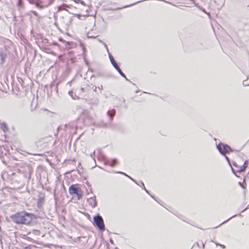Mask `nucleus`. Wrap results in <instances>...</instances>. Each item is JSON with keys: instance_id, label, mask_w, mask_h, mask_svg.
<instances>
[{"instance_id": "16", "label": "nucleus", "mask_w": 249, "mask_h": 249, "mask_svg": "<svg viewBox=\"0 0 249 249\" xmlns=\"http://www.w3.org/2000/svg\"><path fill=\"white\" fill-rule=\"evenodd\" d=\"M74 1L76 3H79L81 1V0H74Z\"/></svg>"}, {"instance_id": "11", "label": "nucleus", "mask_w": 249, "mask_h": 249, "mask_svg": "<svg viewBox=\"0 0 249 249\" xmlns=\"http://www.w3.org/2000/svg\"><path fill=\"white\" fill-rule=\"evenodd\" d=\"M116 160H111L109 163H108V164L111 166H114V165L115 164V163H116Z\"/></svg>"}, {"instance_id": "13", "label": "nucleus", "mask_w": 249, "mask_h": 249, "mask_svg": "<svg viewBox=\"0 0 249 249\" xmlns=\"http://www.w3.org/2000/svg\"><path fill=\"white\" fill-rule=\"evenodd\" d=\"M77 196L78 199H80L82 197V194L81 192V190H80L78 191V193L76 194Z\"/></svg>"}, {"instance_id": "6", "label": "nucleus", "mask_w": 249, "mask_h": 249, "mask_svg": "<svg viewBox=\"0 0 249 249\" xmlns=\"http://www.w3.org/2000/svg\"><path fill=\"white\" fill-rule=\"evenodd\" d=\"M88 202L93 208L97 205V202L95 197H90L88 199Z\"/></svg>"}, {"instance_id": "21", "label": "nucleus", "mask_w": 249, "mask_h": 249, "mask_svg": "<svg viewBox=\"0 0 249 249\" xmlns=\"http://www.w3.org/2000/svg\"><path fill=\"white\" fill-rule=\"evenodd\" d=\"M220 246L221 247H222L223 248H224V246L223 245H220Z\"/></svg>"}, {"instance_id": "1", "label": "nucleus", "mask_w": 249, "mask_h": 249, "mask_svg": "<svg viewBox=\"0 0 249 249\" xmlns=\"http://www.w3.org/2000/svg\"><path fill=\"white\" fill-rule=\"evenodd\" d=\"M10 218L13 222L18 224H30L36 218L34 214L25 212H18L11 215Z\"/></svg>"}, {"instance_id": "22", "label": "nucleus", "mask_w": 249, "mask_h": 249, "mask_svg": "<svg viewBox=\"0 0 249 249\" xmlns=\"http://www.w3.org/2000/svg\"><path fill=\"white\" fill-rule=\"evenodd\" d=\"M142 184L144 186V184L142 182Z\"/></svg>"}, {"instance_id": "4", "label": "nucleus", "mask_w": 249, "mask_h": 249, "mask_svg": "<svg viewBox=\"0 0 249 249\" xmlns=\"http://www.w3.org/2000/svg\"><path fill=\"white\" fill-rule=\"evenodd\" d=\"M248 166V163L247 161H243L242 162V165H238L236 163H234V167L236 169H234V174L235 172H240L244 171L245 169L247 168Z\"/></svg>"}, {"instance_id": "15", "label": "nucleus", "mask_w": 249, "mask_h": 249, "mask_svg": "<svg viewBox=\"0 0 249 249\" xmlns=\"http://www.w3.org/2000/svg\"><path fill=\"white\" fill-rule=\"evenodd\" d=\"M226 160H227V161H228L229 164V165H230V167H231V170H232V172L233 173V168H232V166H231V163H230V160H229V158H228L227 156H226Z\"/></svg>"}, {"instance_id": "9", "label": "nucleus", "mask_w": 249, "mask_h": 249, "mask_svg": "<svg viewBox=\"0 0 249 249\" xmlns=\"http://www.w3.org/2000/svg\"><path fill=\"white\" fill-rule=\"evenodd\" d=\"M115 69L118 71L119 72V73L123 77H125V76L124 74L122 72L119 66L115 68Z\"/></svg>"}, {"instance_id": "3", "label": "nucleus", "mask_w": 249, "mask_h": 249, "mask_svg": "<svg viewBox=\"0 0 249 249\" xmlns=\"http://www.w3.org/2000/svg\"><path fill=\"white\" fill-rule=\"evenodd\" d=\"M217 148L222 155H225L226 153L231 151V148L228 145L224 143L217 144Z\"/></svg>"}, {"instance_id": "20", "label": "nucleus", "mask_w": 249, "mask_h": 249, "mask_svg": "<svg viewBox=\"0 0 249 249\" xmlns=\"http://www.w3.org/2000/svg\"><path fill=\"white\" fill-rule=\"evenodd\" d=\"M105 46H106V47L107 48V52H108V48H107V46L106 45Z\"/></svg>"}, {"instance_id": "10", "label": "nucleus", "mask_w": 249, "mask_h": 249, "mask_svg": "<svg viewBox=\"0 0 249 249\" xmlns=\"http://www.w3.org/2000/svg\"><path fill=\"white\" fill-rule=\"evenodd\" d=\"M115 111L114 110H112L111 111H109L107 112L108 115H109L111 118L115 115Z\"/></svg>"}, {"instance_id": "14", "label": "nucleus", "mask_w": 249, "mask_h": 249, "mask_svg": "<svg viewBox=\"0 0 249 249\" xmlns=\"http://www.w3.org/2000/svg\"><path fill=\"white\" fill-rule=\"evenodd\" d=\"M69 94L73 99H76L77 98V97H75L73 96V92L72 91H69Z\"/></svg>"}, {"instance_id": "18", "label": "nucleus", "mask_w": 249, "mask_h": 249, "mask_svg": "<svg viewBox=\"0 0 249 249\" xmlns=\"http://www.w3.org/2000/svg\"><path fill=\"white\" fill-rule=\"evenodd\" d=\"M144 189L146 191V193H148V191L145 189V188L144 187Z\"/></svg>"}, {"instance_id": "12", "label": "nucleus", "mask_w": 249, "mask_h": 249, "mask_svg": "<svg viewBox=\"0 0 249 249\" xmlns=\"http://www.w3.org/2000/svg\"><path fill=\"white\" fill-rule=\"evenodd\" d=\"M116 173H118V174H123V175H124L125 176H126V177H127L128 178H130L131 180H132L133 181H134L135 182H136V181H135L134 180V179H133L130 177H129V176L127 175L126 174H125L124 173V172H116Z\"/></svg>"}, {"instance_id": "7", "label": "nucleus", "mask_w": 249, "mask_h": 249, "mask_svg": "<svg viewBox=\"0 0 249 249\" xmlns=\"http://www.w3.org/2000/svg\"><path fill=\"white\" fill-rule=\"evenodd\" d=\"M108 55L110 59V60L112 63V64L113 65V66L115 68L118 66V64L116 63L115 61L114 60L113 56L108 53Z\"/></svg>"}, {"instance_id": "8", "label": "nucleus", "mask_w": 249, "mask_h": 249, "mask_svg": "<svg viewBox=\"0 0 249 249\" xmlns=\"http://www.w3.org/2000/svg\"><path fill=\"white\" fill-rule=\"evenodd\" d=\"M0 125H1V128L4 132H5L8 130V126L5 123H1Z\"/></svg>"}, {"instance_id": "2", "label": "nucleus", "mask_w": 249, "mask_h": 249, "mask_svg": "<svg viewBox=\"0 0 249 249\" xmlns=\"http://www.w3.org/2000/svg\"><path fill=\"white\" fill-rule=\"evenodd\" d=\"M94 225H96L100 230H105V225L102 217L100 215H97L94 217Z\"/></svg>"}, {"instance_id": "19", "label": "nucleus", "mask_w": 249, "mask_h": 249, "mask_svg": "<svg viewBox=\"0 0 249 249\" xmlns=\"http://www.w3.org/2000/svg\"><path fill=\"white\" fill-rule=\"evenodd\" d=\"M102 88H103V87H102V86H101V87H99V89L100 90H101V89H102Z\"/></svg>"}, {"instance_id": "17", "label": "nucleus", "mask_w": 249, "mask_h": 249, "mask_svg": "<svg viewBox=\"0 0 249 249\" xmlns=\"http://www.w3.org/2000/svg\"><path fill=\"white\" fill-rule=\"evenodd\" d=\"M80 2L82 4H83V5H85V3H84V2L83 1L81 0V1H80Z\"/></svg>"}, {"instance_id": "5", "label": "nucleus", "mask_w": 249, "mask_h": 249, "mask_svg": "<svg viewBox=\"0 0 249 249\" xmlns=\"http://www.w3.org/2000/svg\"><path fill=\"white\" fill-rule=\"evenodd\" d=\"M76 186L77 185H72L70 187L69 192L71 195H76V194L78 193V191L80 190V189Z\"/></svg>"}]
</instances>
